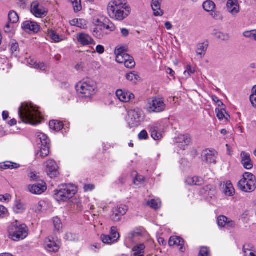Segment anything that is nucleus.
Listing matches in <instances>:
<instances>
[{
  "mask_svg": "<svg viewBox=\"0 0 256 256\" xmlns=\"http://www.w3.org/2000/svg\"><path fill=\"white\" fill-rule=\"evenodd\" d=\"M254 246L250 244H246L243 246L242 251L244 256H256V252L254 250Z\"/></svg>",
  "mask_w": 256,
  "mask_h": 256,
  "instance_id": "nucleus-26",
  "label": "nucleus"
},
{
  "mask_svg": "<svg viewBox=\"0 0 256 256\" xmlns=\"http://www.w3.org/2000/svg\"><path fill=\"white\" fill-rule=\"evenodd\" d=\"M240 156L242 158V164L243 166L247 169L250 170L253 167V162L251 160L250 154L246 152H241Z\"/></svg>",
  "mask_w": 256,
  "mask_h": 256,
  "instance_id": "nucleus-22",
  "label": "nucleus"
},
{
  "mask_svg": "<svg viewBox=\"0 0 256 256\" xmlns=\"http://www.w3.org/2000/svg\"><path fill=\"white\" fill-rule=\"evenodd\" d=\"M145 246L144 244H140L135 246L133 249L134 256H144V250Z\"/></svg>",
  "mask_w": 256,
  "mask_h": 256,
  "instance_id": "nucleus-36",
  "label": "nucleus"
},
{
  "mask_svg": "<svg viewBox=\"0 0 256 256\" xmlns=\"http://www.w3.org/2000/svg\"><path fill=\"white\" fill-rule=\"evenodd\" d=\"M208 42H207L199 44L197 46L196 54L200 56L202 58L206 54V51L208 47Z\"/></svg>",
  "mask_w": 256,
  "mask_h": 256,
  "instance_id": "nucleus-28",
  "label": "nucleus"
},
{
  "mask_svg": "<svg viewBox=\"0 0 256 256\" xmlns=\"http://www.w3.org/2000/svg\"><path fill=\"white\" fill-rule=\"evenodd\" d=\"M20 51V48L18 43L15 40H12L10 42V52L11 53L16 56Z\"/></svg>",
  "mask_w": 256,
  "mask_h": 256,
  "instance_id": "nucleus-41",
  "label": "nucleus"
},
{
  "mask_svg": "<svg viewBox=\"0 0 256 256\" xmlns=\"http://www.w3.org/2000/svg\"><path fill=\"white\" fill-rule=\"evenodd\" d=\"M102 26L107 30H110V32H113L115 30V26L114 24L110 21L109 20L107 19L106 20L105 22L102 24Z\"/></svg>",
  "mask_w": 256,
  "mask_h": 256,
  "instance_id": "nucleus-47",
  "label": "nucleus"
},
{
  "mask_svg": "<svg viewBox=\"0 0 256 256\" xmlns=\"http://www.w3.org/2000/svg\"><path fill=\"white\" fill-rule=\"evenodd\" d=\"M76 192V187L74 184H62L54 190V198L58 202H66L73 197Z\"/></svg>",
  "mask_w": 256,
  "mask_h": 256,
  "instance_id": "nucleus-4",
  "label": "nucleus"
},
{
  "mask_svg": "<svg viewBox=\"0 0 256 256\" xmlns=\"http://www.w3.org/2000/svg\"><path fill=\"white\" fill-rule=\"evenodd\" d=\"M77 40L78 42L83 46H88L92 44H95L94 39L88 34L84 32L78 34Z\"/></svg>",
  "mask_w": 256,
  "mask_h": 256,
  "instance_id": "nucleus-21",
  "label": "nucleus"
},
{
  "mask_svg": "<svg viewBox=\"0 0 256 256\" xmlns=\"http://www.w3.org/2000/svg\"><path fill=\"white\" fill-rule=\"evenodd\" d=\"M10 238L14 241L24 239L28 235V228L24 224L15 220L8 228Z\"/></svg>",
  "mask_w": 256,
  "mask_h": 256,
  "instance_id": "nucleus-3",
  "label": "nucleus"
},
{
  "mask_svg": "<svg viewBox=\"0 0 256 256\" xmlns=\"http://www.w3.org/2000/svg\"><path fill=\"white\" fill-rule=\"evenodd\" d=\"M13 209L15 213L20 214L24 212L25 208L20 202L16 201Z\"/></svg>",
  "mask_w": 256,
  "mask_h": 256,
  "instance_id": "nucleus-45",
  "label": "nucleus"
},
{
  "mask_svg": "<svg viewBox=\"0 0 256 256\" xmlns=\"http://www.w3.org/2000/svg\"><path fill=\"white\" fill-rule=\"evenodd\" d=\"M211 16L214 19L216 20H222V16L220 15V13L218 12H212L211 14Z\"/></svg>",
  "mask_w": 256,
  "mask_h": 256,
  "instance_id": "nucleus-64",
  "label": "nucleus"
},
{
  "mask_svg": "<svg viewBox=\"0 0 256 256\" xmlns=\"http://www.w3.org/2000/svg\"><path fill=\"white\" fill-rule=\"evenodd\" d=\"M28 64L31 67L40 70H45L47 68L44 62H37L34 59L30 58L28 60Z\"/></svg>",
  "mask_w": 256,
  "mask_h": 256,
  "instance_id": "nucleus-27",
  "label": "nucleus"
},
{
  "mask_svg": "<svg viewBox=\"0 0 256 256\" xmlns=\"http://www.w3.org/2000/svg\"><path fill=\"white\" fill-rule=\"evenodd\" d=\"M256 180L252 173L246 172L242 175V178L238 182V186L242 191L246 192H254L256 188Z\"/></svg>",
  "mask_w": 256,
  "mask_h": 256,
  "instance_id": "nucleus-6",
  "label": "nucleus"
},
{
  "mask_svg": "<svg viewBox=\"0 0 256 256\" xmlns=\"http://www.w3.org/2000/svg\"><path fill=\"white\" fill-rule=\"evenodd\" d=\"M60 242L56 238L48 236L45 239L44 248L50 252H57L60 248Z\"/></svg>",
  "mask_w": 256,
  "mask_h": 256,
  "instance_id": "nucleus-10",
  "label": "nucleus"
},
{
  "mask_svg": "<svg viewBox=\"0 0 256 256\" xmlns=\"http://www.w3.org/2000/svg\"><path fill=\"white\" fill-rule=\"evenodd\" d=\"M126 78L128 80L132 82V83H136L140 78L139 76L133 72L127 74L126 75Z\"/></svg>",
  "mask_w": 256,
  "mask_h": 256,
  "instance_id": "nucleus-46",
  "label": "nucleus"
},
{
  "mask_svg": "<svg viewBox=\"0 0 256 256\" xmlns=\"http://www.w3.org/2000/svg\"><path fill=\"white\" fill-rule=\"evenodd\" d=\"M147 205L153 209L157 210L161 206V201L159 198L152 199L148 202Z\"/></svg>",
  "mask_w": 256,
  "mask_h": 256,
  "instance_id": "nucleus-38",
  "label": "nucleus"
},
{
  "mask_svg": "<svg viewBox=\"0 0 256 256\" xmlns=\"http://www.w3.org/2000/svg\"><path fill=\"white\" fill-rule=\"evenodd\" d=\"M185 182L190 186H200L203 184L204 180L202 178L198 176L188 177L185 180Z\"/></svg>",
  "mask_w": 256,
  "mask_h": 256,
  "instance_id": "nucleus-25",
  "label": "nucleus"
},
{
  "mask_svg": "<svg viewBox=\"0 0 256 256\" xmlns=\"http://www.w3.org/2000/svg\"><path fill=\"white\" fill-rule=\"evenodd\" d=\"M31 12L36 17L38 18L45 17L48 12L46 8L36 1L32 4Z\"/></svg>",
  "mask_w": 256,
  "mask_h": 256,
  "instance_id": "nucleus-12",
  "label": "nucleus"
},
{
  "mask_svg": "<svg viewBox=\"0 0 256 256\" xmlns=\"http://www.w3.org/2000/svg\"><path fill=\"white\" fill-rule=\"evenodd\" d=\"M240 6L238 0H228L226 2V10L232 16H236L240 12Z\"/></svg>",
  "mask_w": 256,
  "mask_h": 256,
  "instance_id": "nucleus-19",
  "label": "nucleus"
},
{
  "mask_svg": "<svg viewBox=\"0 0 256 256\" xmlns=\"http://www.w3.org/2000/svg\"><path fill=\"white\" fill-rule=\"evenodd\" d=\"M128 208L124 204L117 206L112 210V220L116 222L120 221L122 217L126 214Z\"/></svg>",
  "mask_w": 256,
  "mask_h": 256,
  "instance_id": "nucleus-13",
  "label": "nucleus"
},
{
  "mask_svg": "<svg viewBox=\"0 0 256 256\" xmlns=\"http://www.w3.org/2000/svg\"><path fill=\"white\" fill-rule=\"evenodd\" d=\"M49 126L50 129L58 132L62 128L64 124L62 122L53 120L50 122Z\"/></svg>",
  "mask_w": 256,
  "mask_h": 256,
  "instance_id": "nucleus-30",
  "label": "nucleus"
},
{
  "mask_svg": "<svg viewBox=\"0 0 256 256\" xmlns=\"http://www.w3.org/2000/svg\"><path fill=\"white\" fill-rule=\"evenodd\" d=\"M124 64L126 68H132L134 66L136 63L133 58L132 57L130 59L128 60L127 62H125V64Z\"/></svg>",
  "mask_w": 256,
  "mask_h": 256,
  "instance_id": "nucleus-59",
  "label": "nucleus"
},
{
  "mask_svg": "<svg viewBox=\"0 0 256 256\" xmlns=\"http://www.w3.org/2000/svg\"><path fill=\"white\" fill-rule=\"evenodd\" d=\"M18 115L22 122L31 125H37L42 120L40 112L31 104L24 102L18 109Z\"/></svg>",
  "mask_w": 256,
  "mask_h": 256,
  "instance_id": "nucleus-2",
  "label": "nucleus"
},
{
  "mask_svg": "<svg viewBox=\"0 0 256 256\" xmlns=\"http://www.w3.org/2000/svg\"><path fill=\"white\" fill-rule=\"evenodd\" d=\"M150 130L151 133V136L152 138L154 140H158L162 138V134L161 132H158V128L156 126H150Z\"/></svg>",
  "mask_w": 256,
  "mask_h": 256,
  "instance_id": "nucleus-29",
  "label": "nucleus"
},
{
  "mask_svg": "<svg viewBox=\"0 0 256 256\" xmlns=\"http://www.w3.org/2000/svg\"><path fill=\"white\" fill-rule=\"evenodd\" d=\"M204 9L208 12H212L216 8V4L212 0H206L203 4Z\"/></svg>",
  "mask_w": 256,
  "mask_h": 256,
  "instance_id": "nucleus-39",
  "label": "nucleus"
},
{
  "mask_svg": "<svg viewBox=\"0 0 256 256\" xmlns=\"http://www.w3.org/2000/svg\"><path fill=\"white\" fill-rule=\"evenodd\" d=\"M196 72L194 68L192 67L190 65L188 64L186 66V70L184 72V74L186 78L190 76L191 74H194Z\"/></svg>",
  "mask_w": 256,
  "mask_h": 256,
  "instance_id": "nucleus-50",
  "label": "nucleus"
},
{
  "mask_svg": "<svg viewBox=\"0 0 256 256\" xmlns=\"http://www.w3.org/2000/svg\"><path fill=\"white\" fill-rule=\"evenodd\" d=\"M76 90L80 97L90 98L96 94V84L90 79L84 80L76 84Z\"/></svg>",
  "mask_w": 256,
  "mask_h": 256,
  "instance_id": "nucleus-5",
  "label": "nucleus"
},
{
  "mask_svg": "<svg viewBox=\"0 0 256 256\" xmlns=\"http://www.w3.org/2000/svg\"><path fill=\"white\" fill-rule=\"evenodd\" d=\"M250 98L252 106L256 108V86L253 87Z\"/></svg>",
  "mask_w": 256,
  "mask_h": 256,
  "instance_id": "nucleus-52",
  "label": "nucleus"
},
{
  "mask_svg": "<svg viewBox=\"0 0 256 256\" xmlns=\"http://www.w3.org/2000/svg\"><path fill=\"white\" fill-rule=\"evenodd\" d=\"M14 24H12L9 22L6 24L4 26V30L6 33L13 34L14 32Z\"/></svg>",
  "mask_w": 256,
  "mask_h": 256,
  "instance_id": "nucleus-49",
  "label": "nucleus"
},
{
  "mask_svg": "<svg viewBox=\"0 0 256 256\" xmlns=\"http://www.w3.org/2000/svg\"><path fill=\"white\" fill-rule=\"evenodd\" d=\"M93 36L97 38L101 39L103 38L104 36L102 33V29H99L97 27L92 28L91 30Z\"/></svg>",
  "mask_w": 256,
  "mask_h": 256,
  "instance_id": "nucleus-51",
  "label": "nucleus"
},
{
  "mask_svg": "<svg viewBox=\"0 0 256 256\" xmlns=\"http://www.w3.org/2000/svg\"><path fill=\"white\" fill-rule=\"evenodd\" d=\"M38 138L40 142V144H40V156L41 157H46L50 153V140L47 136L43 133L40 134Z\"/></svg>",
  "mask_w": 256,
  "mask_h": 256,
  "instance_id": "nucleus-9",
  "label": "nucleus"
},
{
  "mask_svg": "<svg viewBox=\"0 0 256 256\" xmlns=\"http://www.w3.org/2000/svg\"><path fill=\"white\" fill-rule=\"evenodd\" d=\"M136 238L132 231L128 234L124 240V244L128 248H130L134 242V239Z\"/></svg>",
  "mask_w": 256,
  "mask_h": 256,
  "instance_id": "nucleus-33",
  "label": "nucleus"
},
{
  "mask_svg": "<svg viewBox=\"0 0 256 256\" xmlns=\"http://www.w3.org/2000/svg\"><path fill=\"white\" fill-rule=\"evenodd\" d=\"M46 172L50 178H55L59 175L58 167L54 160H50L46 162Z\"/></svg>",
  "mask_w": 256,
  "mask_h": 256,
  "instance_id": "nucleus-15",
  "label": "nucleus"
},
{
  "mask_svg": "<svg viewBox=\"0 0 256 256\" xmlns=\"http://www.w3.org/2000/svg\"><path fill=\"white\" fill-rule=\"evenodd\" d=\"M110 17L117 21H122L130 14L131 8L125 0H111L108 6Z\"/></svg>",
  "mask_w": 256,
  "mask_h": 256,
  "instance_id": "nucleus-1",
  "label": "nucleus"
},
{
  "mask_svg": "<svg viewBox=\"0 0 256 256\" xmlns=\"http://www.w3.org/2000/svg\"><path fill=\"white\" fill-rule=\"evenodd\" d=\"M138 138L140 140H146L148 138V132L146 130H143L140 132L138 135Z\"/></svg>",
  "mask_w": 256,
  "mask_h": 256,
  "instance_id": "nucleus-62",
  "label": "nucleus"
},
{
  "mask_svg": "<svg viewBox=\"0 0 256 256\" xmlns=\"http://www.w3.org/2000/svg\"><path fill=\"white\" fill-rule=\"evenodd\" d=\"M65 238L69 241H77L78 238V235L68 232L66 234Z\"/></svg>",
  "mask_w": 256,
  "mask_h": 256,
  "instance_id": "nucleus-57",
  "label": "nucleus"
},
{
  "mask_svg": "<svg viewBox=\"0 0 256 256\" xmlns=\"http://www.w3.org/2000/svg\"><path fill=\"white\" fill-rule=\"evenodd\" d=\"M212 99L215 103H216L218 105V106H224V104L223 102L216 96H214V95L212 96Z\"/></svg>",
  "mask_w": 256,
  "mask_h": 256,
  "instance_id": "nucleus-63",
  "label": "nucleus"
},
{
  "mask_svg": "<svg viewBox=\"0 0 256 256\" xmlns=\"http://www.w3.org/2000/svg\"><path fill=\"white\" fill-rule=\"evenodd\" d=\"M128 123L129 126L131 128L137 127L140 123L142 119V113L139 108H136L128 112Z\"/></svg>",
  "mask_w": 256,
  "mask_h": 256,
  "instance_id": "nucleus-8",
  "label": "nucleus"
},
{
  "mask_svg": "<svg viewBox=\"0 0 256 256\" xmlns=\"http://www.w3.org/2000/svg\"><path fill=\"white\" fill-rule=\"evenodd\" d=\"M20 167V164L12 162H7L0 165V168L4 170L16 169Z\"/></svg>",
  "mask_w": 256,
  "mask_h": 256,
  "instance_id": "nucleus-43",
  "label": "nucleus"
},
{
  "mask_svg": "<svg viewBox=\"0 0 256 256\" xmlns=\"http://www.w3.org/2000/svg\"><path fill=\"white\" fill-rule=\"evenodd\" d=\"M22 28L27 32L37 33L40 30V26L36 22L26 20L22 24Z\"/></svg>",
  "mask_w": 256,
  "mask_h": 256,
  "instance_id": "nucleus-17",
  "label": "nucleus"
},
{
  "mask_svg": "<svg viewBox=\"0 0 256 256\" xmlns=\"http://www.w3.org/2000/svg\"><path fill=\"white\" fill-rule=\"evenodd\" d=\"M224 188V192L226 196H232L234 193V189L230 181L226 182Z\"/></svg>",
  "mask_w": 256,
  "mask_h": 256,
  "instance_id": "nucleus-31",
  "label": "nucleus"
},
{
  "mask_svg": "<svg viewBox=\"0 0 256 256\" xmlns=\"http://www.w3.org/2000/svg\"><path fill=\"white\" fill-rule=\"evenodd\" d=\"M8 211L4 206H0V218H3L8 216Z\"/></svg>",
  "mask_w": 256,
  "mask_h": 256,
  "instance_id": "nucleus-60",
  "label": "nucleus"
},
{
  "mask_svg": "<svg viewBox=\"0 0 256 256\" xmlns=\"http://www.w3.org/2000/svg\"><path fill=\"white\" fill-rule=\"evenodd\" d=\"M214 34L216 38L222 40H228L229 38V36L228 34L221 32L216 31L214 32Z\"/></svg>",
  "mask_w": 256,
  "mask_h": 256,
  "instance_id": "nucleus-48",
  "label": "nucleus"
},
{
  "mask_svg": "<svg viewBox=\"0 0 256 256\" xmlns=\"http://www.w3.org/2000/svg\"><path fill=\"white\" fill-rule=\"evenodd\" d=\"M8 22L12 24L16 23L19 20V17L16 12L14 11H10L8 14Z\"/></svg>",
  "mask_w": 256,
  "mask_h": 256,
  "instance_id": "nucleus-42",
  "label": "nucleus"
},
{
  "mask_svg": "<svg viewBox=\"0 0 256 256\" xmlns=\"http://www.w3.org/2000/svg\"><path fill=\"white\" fill-rule=\"evenodd\" d=\"M151 6L155 16H162L164 14L163 11L160 8V0H152Z\"/></svg>",
  "mask_w": 256,
  "mask_h": 256,
  "instance_id": "nucleus-24",
  "label": "nucleus"
},
{
  "mask_svg": "<svg viewBox=\"0 0 256 256\" xmlns=\"http://www.w3.org/2000/svg\"><path fill=\"white\" fill-rule=\"evenodd\" d=\"M28 189L32 194L40 195L46 190L47 186L46 184L44 181H41L40 183L29 185Z\"/></svg>",
  "mask_w": 256,
  "mask_h": 256,
  "instance_id": "nucleus-16",
  "label": "nucleus"
},
{
  "mask_svg": "<svg viewBox=\"0 0 256 256\" xmlns=\"http://www.w3.org/2000/svg\"><path fill=\"white\" fill-rule=\"evenodd\" d=\"M116 96L120 101L124 102H128L134 98L133 94L122 90H118L116 92Z\"/></svg>",
  "mask_w": 256,
  "mask_h": 256,
  "instance_id": "nucleus-18",
  "label": "nucleus"
},
{
  "mask_svg": "<svg viewBox=\"0 0 256 256\" xmlns=\"http://www.w3.org/2000/svg\"><path fill=\"white\" fill-rule=\"evenodd\" d=\"M120 238V234L115 226H112L110 229V236L102 234L100 238L103 243L110 244L116 242Z\"/></svg>",
  "mask_w": 256,
  "mask_h": 256,
  "instance_id": "nucleus-11",
  "label": "nucleus"
},
{
  "mask_svg": "<svg viewBox=\"0 0 256 256\" xmlns=\"http://www.w3.org/2000/svg\"><path fill=\"white\" fill-rule=\"evenodd\" d=\"M184 240L177 236H171L169 240L168 244L170 246H180V250L182 252H184L185 250V248H184Z\"/></svg>",
  "mask_w": 256,
  "mask_h": 256,
  "instance_id": "nucleus-23",
  "label": "nucleus"
},
{
  "mask_svg": "<svg viewBox=\"0 0 256 256\" xmlns=\"http://www.w3.org/2000/svg\"><path fill=\"white\" fill-rule=\"evenodd\" d=\"M166 104L163 98L154 96L148 101L146 110L150 113H160L165 110Z\"/></svg>",
  "mask_w": 256,
  "mask_h": 256,
  "instance_id": "nucleus-7",
  "label": "nucleus"
},
{
  "mask_svg": "<svg viewBox=\"0 0 256 256\" xmlns=\"http://www.w3.org/2000/svg\"><path fill=\"white\" fill-rule=\"evenodd\" d=\"M72 26H76L82 29L86 28V22L84 19H74L70 22Z\"/></svg>",
  "mask_w": 256,
  "mask_h": 256,
  "instance_id": "nucleus-35",
  "label": "nucleus"
},
{
  "mask_svg": "<svg viewBox=\"0 0 256 256\" xmlns=\"http://www.w3.org/2000/svg\"><path fill=\"white\" fill-rule=\"evenodd\" d=\"M256 30H252L250 31H246L244 32L243 34V35L244 37L246 38H252L254 39L255 32Z\"/></svg>",
  "mask_w": 256,
  "mask_h": 256,
  "instance_id": "nucleus-61",
  "label": "nucleus"
},
{
  "mask_svg": "<svg viewBox=\"0 0 256 256\" xmlns=\"http://www.w3.org/2000/svg\"><path fill=\"white\" fill-rule=\"evenodd\" d=\"M72 3L74 12H77L82 9L81 0H70Z\"/></svg>",
  "mask_w": 256,
  "mask_h": 256,
  "instance_id": "nucleus-44",
  "label": "nucleus"
},
{
  "mask_svg": "<svg viewBox=\"0 0 256 256\" xmlns=\"http://www.w3.org/2000/svg\"><path fill=\"white\" fill-rule=\"evenodd\" d=\"M44 204L45 202L44 201H40L36 204L35 208H34L33 209L36 212H40L42 210Z\"/></svg>",
  "mask_w": 256,
  "mask_h": 256,
  "instance_id": "nucleus-58",
  "label": "nucleus"
},
{
  "mask_svg": "<svg viewBox=\"0 0 256 256\" xmlns=\"http://www.w3.org/2000/svg\"><path fill=\"white\" fill-rule=\"evenodd\" d=\"M198 256H211L210 250L207 247H202L200 251Z\"/></svg>",
  "mask_w": 256,
  "mask_h": 256,
  "instance_id": "nucleus-55",
  "label": "nucleus"
},
{
  "mask_svg": "<svg viewBox=\"0 0 256 256\" xmlns=\"http://www.w3.org/2000/svg\"><path fill=\"white\" fill-rule=\"evenodd\" d=\"M48 36L54 42H59L63 40L62 37L60 36L54 30H50L48 32Z\"/></svg>",
  "mask_w": 256,
  "mask_h": 256,
  "instance_id": "nucleus-37",
  "label": "nucleus"
},
{
  "mask_svg": "<svg viewBox=\"0 0 256 256\" xmlns=\"http://www.w3.org/2000/svg\"><path fill=\"white\" fill-rule=\"evenodd\" d=\"M136 238L132 231L128 234L124 240V244L128 248H130L134 242V239Z\"/></svg>",
  "mask_w": 256,
  "mask_h": 256,
  "instance_id": "nucleus-32",
  "label": "nucleus"
},
{
  "mask_svg": "<svg viewBox=\"0 0 256 256\" xmlns=\"http://www.w3.org/2000/svg\"><path fill=\"white\" fill-rule=\"evenodd\" d=\"M216 116L219 120H222L225 118V114L226 112L224 108H222V109H220L216 108Z\"/></svg>",
  "mask_w": 256,
  "mask_h": 256,
  "instance_id": "nucleus-56",
  "label": "nucleus"
},
{
  "mask_svg": "<svg viewBox=\"0 0 256 256\" xmlns=\"http://www.w3.org/2000/svg\"><path fill=\"white\" fill-rule=\"evenodd\" d=\"M53 224L56 230H59L62 228V224L58 217H54L53 218Z\"/></svg>",
  "mask_w": 256,
  "mask_h": 256,
  "instance_id": "nucleus-54",
  "label": "nucleus"
},
{
  "mask_svg": "<svg viewBox=\"0 0 256 256\" xmlns=\"http://www.w3.org/2000/svg\"><path fill=\"white\" fill-rule=\"evenodd\" d=\"M228 218L224 216H220L218 218V224L220 227H225Z\"/></svg>",
  "mask_w": 256,
  "mask_h": 256,
  "instance_id": "nucleus-53",
  "label": "nucleus"
},
{
  "mask_svg": "<svg viewBox=\"0 0 256 256\" xmlns=\"http://www.w3.org/2000/svg\"><path fill=\"white\" fill-rule=\"evenodd\" d=\"M176 140L178 147L184 150L186 147L191 143V138L188 134L180 135Z\"/></svg>",
  "mask_w": 256,
  "mask_h": 256,
  "instance_id": "nucleus-20",
  "label": "nucleus"
},
{
  "mask_svg": "<svg viewBox=\"0 0 256 256\" xmlns=\"http://www.w3.org/2000/svg\"><path fill=\"white\" fill-rule=\"evenodd\" d=\"M216 152L214 149H206L204 150L202 154V158L203 161L207 163H216Z\"/></svg>",
  "mask_w": 256,
  "mask_h": 256,
  "instance_id": "nucleus-14",
  "label": "nucleus"
},
{
  "mask_svg": "<svg viewBox=\"0 0 256 256\" xmlns=\"http://www.w3.org/2000/svg\"><path fill=\"white\" fill-rule=\"evenodd\" d=\"M114 54L116 55V61H121L122 60V55L126 54V53L124 48L117 47L115 50Z\"/></svg>",
  "mask_w": 256,
  "mask_h": 256,
  "instance_id": "nucleus-40",
  "label": "nucleus"
},
{
  "mask_svg": "<svg viewBox=\"0 0 256 256\" xmlns=\"http://www.w3.org/2000/svg\"><path fill=\"white\" fill-rule=\"evenodd\" d=\"M136 238L132 231L128 234L124 240V244L128 248H130L134 242V239Z\"/></svg>",
  "mask_w": 256,
  "mask_h": 256,
  "instance_id": "nucleus-34",
  "label": "nucleus"
}]
</instances>
